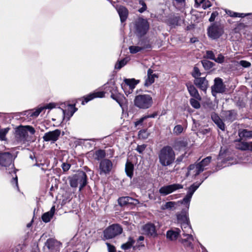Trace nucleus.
<instances>
[{
  "instance_id": "20",
  "label": "nucleus",
  "mask_w": 252,
  "mask_h": 252,
  "mask_svg": "<svg viewBox=\"0 0 252 252\" xmlns=\"http://www.w3.org/2000/svg\"><path fill=\"white\" fill-rule=\"evenodd\" d=\"M104 96V93L103 92H97L92 94H90L86 97H84V100L82 102V104H84L85 103H87L88 101L93 99L94 98L99 97L102 98Z\"/></svg>"
},
{
  "instance_id": "5",
  "label": "nucleus",
  "mask_w": 252,
  "mask_h": 252,
  "mask_svg": "<svg viewBox=\"0 0 252 252\" xmlns=\"http://www.w3.org/2000/svg\"><path fill=\"white\" fill-rule=\"evenodd\" d=\"M152 97L149 94H139L134 99V105L140 109H146L153 104Z\"/></svg>"
},
{
  "instance_id": "46",
  "label": "nucleus",
  "mask_w": 252,
  "mask_h": 252,
  "mask_svg": "<svg viewBox=\"0 0 252 252\" xmlns=\"http://www.w3.org/2000/svg\"><path fill=\"white\" fill-rule=\"evenodd\" d=\"M183 127L181 125H177L173 129V133L177 135H179L183 132Z\"/></svg>"
},
{
  "instance_id": "34",
  "label": "nucleus",
  "mask_w": 252,
  "mask_h": 252,
  "mask_svg": "<svg viewBox=\"0 0 252 252\" xmlns=\"http://www.w3.org/2000/svg\"><path fill=\"white\" fill-rule=\"evenodd\" d=\"M237 148L242 150H252V145L246 142H242L237 145Z\"/></svg>"
},
{
  "instance_id": "42",
  "label": "nucleus",
  "mask_w": 252,
  "mask_h": 252,
  "mask_svg": "<svg viewBox=\"0 0 252 252\" xmlns=\"http://www.w3.org/2000/svg\"><path fill=\"white\" fill-rule=\"evenodd\" d=\"M127 62V59L125 58L124 59L119 62H118L115 65V68L116 69H120L122 67H123L124 65H125Z\"/></svg>"
},
{
  "instance_id": "50",
  "label": "nucleus",
  "mask_w": 252,
  "mask_h": 252,
  "mask_svg": "<svg viewBox=\"0 0 252 252\" xmlns=\"http://www.w3.org/2000/svg\"><path fill=\"white\" fill-rule=\"evenodd\" d=\"M43 110L42 106L38 107L34 112L31 113L30 116L32 117H37L39 114Z\"/></svg>"
},
{
  "instance_id": "12",
  "label": "nucleus",
  "mask_w": 252,
  "mask_h": 252,
  "mask_svg": "<svg viewBox=\"0 0 252 252\" xmlns=\"http://www.w3.org/2000/svg\"><path fill=\"white\" fill-rule=\"evenodd\" d=\"M45 246L50 252H59L62 247V243L53 238H50L46 241Z\"/></svg>"
},
{
  "instance_id": "63",
  "label": "nucleus",
  "mask_w": 252,
  "mask_h": 252,
  "mask_svg": "<svg viewBox=\"0 0 252 252\" xmlns=\"http://www.w3.org/2000/svg\"><path fill=\"white\" fill-rule=\"evenodd\" d=\"M203 1L204 0H195L196 7H198Z\"/></svg>"
},
{
  "instance_id": "58",
  "label": "nucleus",
  "mask_w": 252,
  "mask_h": 252,
  "mask_svg": "<svg viewBox=\"0 0 252 252\" xmlns=\"http://www.w3.org/2000/svg\"><path fill=\"white\" fill-rule=\"evenodd\" d=\"M11 183L13 185H14L17 189L19 190V187L18 184V178L17 175L15 174V177H13L12 180H11Z\"/></svg>"
},
{
  "instance_id": "1",
  "label": "nucleus",
  "mask_w": 252,
  "mask_h": 252,
  "mask_svg": "<svg viewBox=\"0 0 252 252\" xmlns=\"http://www.w3.org/2000/svg\"><path fill=\"white\" fill-rule=\"evenodd\" d=\"M158 157L159 162L162 166H168L174 163L175 153L171 147L166 146L160 149L158 154Z\"/></svg>"
},
{
  "instance_id": "51",
  "label": "nucleus",
  "mask_w": 252,
  "mask_h": 252,
  "mask_svg": "<svg viewBox=\"0 0 252 252\" xmlns=\"http://www.w3.org/2000/svg\"><path fill=\"white\" fill-rule=\"evenodd\" d=\"M239 64L245 68L249 67L251 65V63L250 62L244 60L240 61Z\"/></svg>"
},
{
  "instance_id": "48",
  "label": "nucleus",
  "mask_w": 252,
  "mask_h": 252,
  "mask_svg": "<svg viewBox=\"0 0 252 252\" xmlns=\"http://www.w3.org/2000/svg\"><path fill=\"white\" fill-rule=\"evenodd\" d=\"M205 57L208 59L214 61V60H215V56L213 51L207 50L206 51V55Z\"/></svg>"
},
{
  "instance_id": "45",
  "label": "nucleus",
  "mask_w": 252,
  "mask_h": 252,
  "mask_svg": "<svg viewBox=\"0 0 252 252\" xmlns=\"http://www.w3.org/2000/svg\"><path fill=\"white\" fill-rule=\"evenodd\" d=\"M191 75L193 76V77L194 78V79H195L196 78L200 77V76H201V73L199 68L196 66H194L193 67V71L191 73Z\"/></svg>"
},
{
  "instance_id": "2",
  "label": "nucleus",
  "mask_w": 252,
  "mask_h": 252,
  "mask_svg": "<svg viewBox=\"0 0 252 252\" xmlns=\"http://www.w3.org/2000/svg\"><path fill=\"white\" fill-rule=\"evenodd\" d=\"M3 168L8 170L10 174H16V170L12 163V156L9 152L0 153V169Z\"/></svg>"
},
{
  "instance_id": "15",
  "label": "nucleus",
  "mask_w": 252,
  "mask_h": 252,
  "mask_svg": "<svg viewBox=\"0 0 252 252\" xmlns=\"http://www.w3.org/2000/svg\"><path fill=\"white\" fill-rule=\"evenodd\" d=\"M143 233L148 236L155 237L157 235L156 226L153 223H148L143 226Z\"/></svg>"
},
{
  "instance_id": "19",
  "label": "nucleus",
  "mask_w": 252,
  "mask_h": 252,
  "mask_svg": "<svg viewBox=\"0 0 252 252\" xmlns=\"http://www.w3.org/2000/svg\"><path fill=\"white\" fill-rule=\"evenodd\" d=\"M177 218L178 222L181 224V225L183 223L189 222L188 211L183 210L180 213L177 214Z\"/></svg>"
},
{
  "instance_id": "56",
  "label": "nucleus",
  "mask_w": 252,
  "mask_h": 252,
  "mask_svg": "<svg viewBox=\"0 0 252 252\" xmlns=\"http://www.w3.org/2000/svg\"><path fill=\"white\" fill-rule=\"evenodd\" d=\"M106 244L107 246L108 252H116V248L113 245H111L109 243H106Z\"/></svg>"
},
{
  "instance_id": "37",
  "label": "nucleus",
  "mask_w": 252,
  "mask_h": 252,
  "mask_svg": "<svg viewBox=\"0 0 252 252\" xmlns=\"http://www.w3.org/2000/svg\"><path fill=\"white\" fill-rule=\"evenodd\" d=\"M94 156L96 160H99L100 159H102V158L105 157L106 153L104 150H98L95 151Z\"/></svg>"
},
{
  "instance_id": "30",
  "label": "nucleus",
  "mask_w": 252,
  "mask_h": 252,
  "mask_svg": "<svg viewBox=\"0 0 252 252\" xmlns=\"http://www.w3.org/2000/svg\"><path fill=\"white\" fill-rule=\"evenodd\" d=\"M203 181H202L201 183H195L191 185L188 189L187 195L192 197L194 192L199 188Z\"/></svg>"
},
{
  "instance_id": "33",
  "label": "nucleus",
  "mask_w": 252,
  "mask_h": 252,
  "mask_svg": "<svg viewBox=\"0 0 252 252\" xmlns=\"http://www.w3.org/2000/svg\"><path fill=\"white\" fill-rule=\"evenodd\" d=\"M182 231L183 234L182 235H184L185 234H190L192 232L191 227L189 224V222L183 223L182 225H181Z\"/></svg>"
},
{
  "instance_id": "14",
  "label": "nucleus",
  "mask_w": 252,
  "mask_h": 252,
  "mask_svg": "<svg viewBox=\"0 0 252 252\" xmlns=\"http://www.w3.org/2000/svg\"><path fill=\"white\" fill-rule=\"evenodd\" d=\"M215 84L212 87V92L213 95H215V94L222 93L224 92L225 87L223 84L222 80L220 78H215Z\"/></svg>"
},
{
  "instance_id": "36",
  "label": "nucleus",
  "mask_w": 252,
  "mask_h": 252,
  "mask_svg": "<svg viewBox=\"0 0 252 252\" xmlns=\"http://www.w3.org/2000/svg\"><path fill=\"white\" fill-rule=\"evenodd\" d=\"M211 159L212 157L209 156L202 159L199 163H198L200 165L201 168H203V171L204 170L205 167L208 165V164L210 163Z\"/></svg>"
},
{
  "instance_id": "24",
  "label": "nucleus",
  "mask_w": 252,
  "mask_h": 252,
  "mask_svg": "<svg viewBox=\"0 0 252 252\" xmlns=\"http://www.w3.org/2000/svg\"><path fill=\"white\" fill-rule=\"evenodd\" d=\"M180 233V230L179 228H175L173 230H168L166 233L167 238L171 240H176L178 237Z\"/></svg>"
},
{
  "instance_id": "49",
  "label": "nucleus",
  "mask_w": 252,
  "mask_h": 252,
  "mask_svg": "<svg viewBox=\"0 0 252 252\" xmlns=\"http://www.w3.org/2000/svg\"><path fill=\"white\" fill-rule=\"evenodd\" d=\"M224 57L221 54H219L218 55L217 58H215V60L214 61L219 63H222L224 62Z\"/></svg>"
},
{
  "instance_id": "10",
  "label": "nucleus",
  "mask_w": 252,
  "mask_h": 252,
  "mask_svg": "<svg viewBox=\"0 0 252 252\" xmlns=\"http://www.w3.org/2000/svg\"><path fill=\"white\" fill-rule=\"evenodd\" d=\"M183 188V186L182 185L180 184H174L161 187L159 189V192L161 195L165 196Z\"/></svg>"
},
{
  "instance_id": "6",
  "label": "nucleus",
  "mask_w": 252,
  "mask_h": 252,
  "mask_svg": "<svg viewBox=\"0 0 252 252\" xmlns=\"http://www.w3.org/2000/svg\"><path fill=\"white\" fill-rule=\"evenodd\" d=\"M223 27L219 23H214L211 24L207 29L208 36L212 39L220 38L223 33Z\"/></svg>"
},
{
  "instance_id": "62",
  "label": "nucleus",
  "mask_w": 252,
  "mask_h": 252,
  "mask_svg": "<svg viewBox=\"0 0 252 252\" xmlns=\"http://www.w3.org/2000/svg\"><path fill=\"white\" fill-rule=\"evenodd\" d=\"M68 108L70 112V116H72L77 110V109L73 105H69Z\"/></svg>"
},
{
  "instance_id": "11",
  "label": "nucleus",
  "mask_w": 252,
  "mask_h": 252,
  "mask_svg": "<svg viewBox=\"0 0 252 252\" xmlns=\"http://www.w3.org/2000/svg\"><path fill=\"white\" fill-rule=\"evenodd\" d=\"M61 131L60 130L57 129L53 131L46 132L43 136L44 141L46 142H51L54 143L57 141L61 135Z\"/></svg>"
},
{
  "instance_id": "3",
  "label": "nucleus",
  "mask_w": 252,
  "mask_h": 252,
  "mask_svg": "<svg viewBox=\"0 0 252 252\" xmlns=\"http://www.w3.org/2000/svg\"><path fill=\"white\" fill-rule=\"evenodd\" d=\"M87 175L83 171L78 172L69 178V184L72 188H76L79 186V190L87 184Z\"/></svg>"
},
{
  "instance_id": "28",
  "label": "nucleus",
  "mask_w": 252,
  "mask_h": 252,
  "mask_svg": "<svg viewBox=\"0 0 252 252\" xmlns=\"http://www.w3.org/2000/svg\"><path fill=\"white\" fill-rule=\"evenodd\" d=\"M188 145V142L184 140H178L175 142L173 147L176 150H180L185 147H186Z\"/></svg>"
},
{
  "instance_id": "25",
  "label": "nucleus",
  "mask_w": 252,
  "mask_h": 252,
  "mask_svg": "<svg viewBox=\"0 0 252 252\" xmlns=\"http://www.w3.org/2000/svg\"><path fill=\"white\" fill-rule=\"evenodd\" d=\"M211 118L214 122L222 130H224L225 125L222 121L220 119L219 116L216 113H213L211 115Z\"/></svg>"
},
{
  "instance_id": "57",
  "label": "nucleus",
  "mask_w": 252,
  "mask_h": 252,
  "mask_svg": "<svg viewBox=\"0 0 252 252\" xmlns=\"http://www.w3.org/2000/svg\"><path fill=\"white\" fill-rule=\"evenodd\" d=\"M227 14L232 17H237L238 16L239 13L235 12L229 10L225 11Z\"/></svg>"
},
{
  "instance_id": "23",
  "label": "nucleus",
  "mask_w": 252,
  "mask_h": 252,
  "mask_svg": "<svg viewBox=\"0 0 252 252\" xmlns=\"http://www.w3.org/2000/svg\"><path fill=\"white\" fill-rule=\"evenodd\" d=\"M187 86L189 94L191 96L199 100L201 99V97L199 94L198 91L193 85L187 84Z\"/></svg>"
},
{
  "instance_id": "41",
  "label": "nucleus",
  "mask_w": 252,
  "mask_h": 252,
  "mask_svg": "<svg viewBox=\"0 0 252 252\" xmlns=\"http://www.w3.org/2000/svg\"><path fill=\"white\" fill-rule=\"evenodd\" d=\"M202 64L205 70H209L212 68L214 63L208 60H203L201 61Z\"/></svg>"
},
{
  "instance_id": "39",
  "label": "nucleus",
  "mask_w": 252,
  "mask_h": 252,
  "mask_svg": "<svg viewBox=\"0 0 252 252\" xmlns=\"http://www.w3.org/2000/svg\"><path fill=\"white\" fill-rule=\"evenodd\" d=\"M105 89H106L107 91H109L108 90H111L112 91V92L114 94L117 93V87L115 86V84L114 82H110L107 83L105 85Z\"/></svg>"
},
{
  "instance_id": "8",
  "label": "nucleus",
  "mask_w": 252,
  "mask_h": 252,
  "mask_svg": "<svg viewBox=\"0 0 252 252\" xmlns=\"http://www.w3.org/2000/svg\"><path fill=\"white\" fill-rule=\"evenodd\" d=\"M135 29L136 33L139 36L146 34L149 29V24L146 19L139 18L135 22Z\"/></svg>"
},
{
  "instance_id": "22",
  "label": "nucleus",
  "mask_w": 252,
  "mask_h": 252,
  "mask_svg": "<svg viewBox=\"0 0 252 252\" xmlns=\"http://www.w3.org/2000/svg\"><path fill=\"white\" fill-rule=\"evenodd\" d=\"M117 10L120 17L121 22H125L127 19L128 15L127 9L123 6H119L117 7Z\"/></svg>"
},
{
  "instance_id": "55",
  "label": "nucleus",
  "mask_w": 252,
  "mask_h": 252,
  "mask_svg": "<svg viewBox=\"0 0 252 252\" xmlns=\"http://www.w3.org/2000/svg\"><path fill=\"white\" fill-rule=\"evenodd\" d=\"M42 108H43V110L44 109H51L53 108H55L56 106V104L54 103H50L49 104H47L44 105V106H41Z\"/></svg>"
},
{
  "instance_id": "60",
  "label": "nucleus",
  "mask_w": 252,
  "mask_h": 252,
  "mask_svg": "<svg viewBox=\"0 0 252 252\" xmlns=\"http://www.w3.org/2000/svg\"><path fill=\"white\" fill-rule=\"evenodd\" d=\"M146 120V117H145L144 116L142 117L141 118H140L139 120H137V121H136L135 123H134V125L135 126H137L139 125H142V124L143 123V121Z\"/></svg>"
},
{
  "instance_id": "21",
  "label": "nucleus",
  "mask_w": 252,
  "mask_h": 252,
  "mask_svg": "<svg viewBox=\"0 0 252 252\" xmlns=\"http://www.w3.org/2000/svg\"><path fill=\"white\" fill-rule=\"evenodd\" d=\"M109 92L111 93V97L112 98L116 100L121 107H122L123 105L126 101V98L123 94H114L112 92V91L109 90Z\"/></svg>"
},
{
  "instance_id": "53",
  "label": "nucleus",
  "mask_w": 252,
  "mask_h": 252,
  "mask_svg": "<svg viewBox=\"0 0 252 252\" xmlns=\"http://www.w3.org/2000/svg\"><path fill=\"white\" fill-rule=\"evenodd\" d=\"M201 4H202L203 8L204 9L210 7L212 5L210 1L209 0H204Z\"/></svg>"
},
{
  "instance_id": "16",
  "label": "nucleus",
  "mask_w": 252,
  "mask_h": 252,
  "mask_svg": "<svg viewBox=\"0 0 252 252\" xmlns=\"http://www.w3.org/2000/svg\"><path fill=\"white\" fill-rule=\"evenodd\" d=\"M203 171V168H201L200 165L198 163L191 164L188 167V172L187 175L196 177Z\"/></svg>"
},
{
  "instance_id": "52",
  "label": "nucleus",
  "mask_w": 252,
  "mask_h": 252,
  "mask_svg": "<svg viewBox=\"0 0 252 252\" xmlns=\"http://www.w3.org/2000/svg\"><path fill=\"white\" fill-rule=\"evenodd\" d=\"M147 146L145 144H143L141 145H138L136 150L140 154H142L143 151L145 150Z\"/></svg>"
},
{
  "instance_id": "31",
  "label": "nucleus",
  "mask_w": 252,
  "mask_h": 252,
  "mask_svg": "<svg viewBox=\"0 0 252 252\" xmlns=\"http://www.w3.org/2000/svg\"><path fill=\"white\" fill-rule=\"evenodd\" d=\"M134 166L130 162L127 161L126 164L125 171L127 176L131 178L133 176Z\"/></svg>"
},
{
  "instance_id": "32",
  "label": "nucleus",
  "mask_w": 252,
  "mask_h": 252,
  "mask_svg": "<svg viewBox=\"0 0 252 252\" xmlns=\"http://www.w3.org/2000/svg\"><path fill=\"white\" fill-rule=\"evenodd\" d=\"M191 199V197L186 195V196L183 199V200L177 202L178 204L180 203L185 206L186 208L183 210H187L188 211L189 208L190 202Z\"/></svg>"
},
{
  "instance_id": "59",
  "label": "nucleus",
  "mask_w": 252,
  "mask_h": 252,
  "mask_svg": "<svg viewBox=\"0 0 252 252\" xmlns=\"http://www.w3.org/2000/svg\"><path fill=\"white\" fill-rule=\"evenodd\" d=\"M218 15V13L217 11H214L212 13L211 17H210L209 21L210 22H214L216 17Z\"/></svg>"
},
{
  "instance_id": "17",
  "label": "nucleus",
  "mask_w": 252,
  "mask_h": 252,
  "mask_svg": "<svg viewBox=\"0 0 252 252\" xmlns=\"http://www.w3.org/2000/svg\"><path fill=\"white\" fill-rule=\"evenodd\" d=\"M194 85L199 89L206 92L208 87V82L205 77H199L194 80Z\"/></svg>"
},
{
  "instance_id": "61",
  "label": "nucleus",
  "mask_w": 252,
  "mask_h": 252,
  "mask_svg": "<svg viewBox=\"0 0 252 252\" xmlns=\"http://www.w3.org/2000/svg\"><path fill=\"white\" fill-rule=\"evenodd\" d=\"M62 167L64 171H67L69 169L70 165L68 163H63Z\"/></svg>"
},
{
  "instance_id": "47",
  "label": "nucleus",
  "mask_w": 252,
  "mask_h": 252,
  "mask_svg": "<svg viewBox=\"0 0 252 252\" xmlns=\"http://www.w3.org/2000/svg\"><path fill=\"white\" fill-rule=\"evenodd\" d=\"M190 103L192 107L195 109H198L200 107V103L197 100L194 98H190L189 100Z\"/></svg>"
},
{
  "instance_id": "27",
  "label": "nucleus",
  "mask_w": 252,
  "mask_h": 252,
  "mask_svg": "<svg viewBox=\"0 0 252 252\" xmlns=\"http://www.w3.org/2000/svg\"><path fill=\"white\" fill-rule=\"evenodd\" d=\"M139 82V80L135 79H126L125 80V85L128 86L131 92L135 88V86Z\"/></svg>"
},
{
  "instance_id": "7",
  "label": "nucleus",
  "mask_w": 252,
  "mask_h": 252,
  "mask_svg": "<svg viewBox=\"0 0 252 252\" xmlns=\"http://www.w3.org/2000/svg\"><path fill=\"white\" fill-rule=\"evenodd\" d=\"M123 229L121 226L117 224H112L103 231V238L104 239H112L122 233Z\"/></svg>"
},
{
  "instance_id": "38",
  "label": "nucleus",
  "mask_w": 252,
  "mask_h": 252,
  "mask_svg": "<svg viewBox=\"0 0 252 252\" xmlns=\"http://www.w3.org/2000/svg\"><path fill=\"white\" fill-rule=\"evenodd\" d=\"M134 242L132 238L129 237L128 241L121 246V248L124 250H128L131 248Z\"/></svg>"
},
{
  "instance_id": "54",
  "label": "nucleus",
  "mask_w": 252,
  "mask_h": 252,
  "mask_svg": "<svg viewBox=\"0 0 252 252\" xmlns=\"http://www.w3.org/2000/svg\"><path fill=\"white\" fill-rule=\"evenodd\" d=\"M139 3L142 5V7L139 9L138 11L140 13H143L147 9V6L146 3L142 0L139 1Z\"/></svg>"
},
{
  "instance_id": "40",
  "label": "nucleus",
  "mask_w": 252,
  "mask_h": 252,
  "mask_svg": "<svg viewBox=\"0 0 252 252\" xmlns=\"http://www.w3.org/2000/svg\"><path fill=\"white\" fill-rule=\"evenodd\" d=\"M10 130V128L6 127L0 129V140H6V135Z\"/></svg>"
},
{
  "instance_id": "13",
  "label": "nucleus",
  "mask_w": 252,
  "mask_h": 252,
  "mask_svg": "<svg viewBox=\"0 0 252 252\" xmlns=\"http://www.w3.org/2000/svg\"><path fill=\"white\" fill-rule=\"evenodd\" d=\"M179 241L186 249H192L193 248V242L194 240L192 235L190 234H185L183 236Z\"/></svg>"
},
{
  "instance_id": "43",
  "label": "nucleus",
  "mask_w": 252,
  "mask_h": 252,
  "mask_svg": "<svg viewBox=\"0 0 252 252\" xmlns=\"http://www.w3.org/2000/svg\"><path fill=\"white\" fill-rule=\"evenodd\" d=\"M144 49L143 47H141L137 46H131L129 47L130 53L131 54H135L142 50Z\"/></svg>"
},
{
  "instance_id": "9",
  "label": "nucleus",
  "mask_w": 252,
  "mask_h": 252,
  "mask_svg": "<svg viewBox=\"0 0 252 252\" xmlns=\"http://www.w3.org/2000/svg\"><path fill=\"white\" fill-rule=\"evenodd\" d=\"M113 169L112 161L107 158H103L99 163L98 172L100 175L110 174Z\"/></svg>"
},
{
  "instance_id": "64",
  "label": "nucleus",
  "mask_w": 252,
  "mask_h": 252,
  "mask_svg": "<svg viewBox=\"0 0 252 252\" xmlns=\"http://www.w3.org/2000/svg\"><path fill=\"white\" fill-rule=\"evenodd\" d=\"M250 14V13L244 14V13H239L238 16L237 17L243 18V17H245V16L249 15Z\"/></svg>"
},
{
  "instance_id": "4",
  "label": "nucleus",
  "mask_w": 252,
  "mask_h": 252,
  "mask_svg": "<svg viewBox=\"0 0 252 252\" xmlns=\"http://www.w3.org/2000/svg\"><path fill=\"white\" fill-rule=\"evenodd\" d=\"M35 131L34 128L30 126H20L15 130V137L17 141L25 143L27 140L28 132L31 134H34Z\"/></svg>"
},
{
  "instance_id": "29",
  "label": "nucleus",
  "mask_w": 252,
  "mask_h": 252,
  "mask_svg": "<svg viewBox=\"0 0 252 252\" xmlns=\"http://www.w3.org/2000/svg\"><path fill=\"white\" fill-rule=\"evenodd\" d=\"M134 199L131 197L129 196H125L119 198L118 199V203L120 206H123L128 204L133 203L132 201Z\"/></svg>"
},
{
  "instance_id": "18",
  "label": "nucleus",
  "mask_w": 252,
  "mask_h": 252,
  "mask_svg": "<svg viewBox=\"0 0 252 252\" xmlns=\"http://www.w3.org/2000/svg\"><path fill=\"white\" fill-rule=\"evenodd\" d=\"M153 70L149 68L147 71V76L145 78L144 86L148 87L151 85L155 82V79L158 78V76L156 73H153Z\"/></svg>"
},
{
  "instance_id": "26",
  "label": "nucleus",
  "mask_w": 252,
  "mask_h": 252,
  "mask_svg": "<svg viewBox=\"0 0 252 252\" xmlns=\"http://www.w3.org/2000/svg\"><path fill=\"white\" fill-rule=\"evenodd\" d=\"M55 211V206H53L51 210L46 213H45L42 216V220L45 222H48L53 218Z\"/></svg>"
},
{
  "instance_id": "35",
  "label": "nucleus",
  "mask_w": 252,
  "mask_h": 252,
  "mask_svg": "<svg viewBox=\"0 0 252 252\" xmlns=\"http://www.w3.org/2000/svg\"><path fill=\"white\" fill-rule=\"evenodd\" d=\"M239 136L240 137H244L247 138H252V130L250 131L247 129H243L239 132Z\"/></svg>"
},
{
  "instance_id": "44",
  "label": "nucleus",
  "mask_w": 252,
  "mask_h": 252,
  "mask_svg": "<svg viewBox=\"0 0 252 252\" xmlns=\"http://www.w3.org/2000/svg\"><path fill=\"white\" fill-rule=\"evenodd\" d=\"M178 204L177 202H173V201H169L165 203L164 207H163V209H171L175 207L176 205Z\"/></svg>"
}]
</instances>
